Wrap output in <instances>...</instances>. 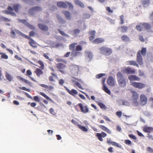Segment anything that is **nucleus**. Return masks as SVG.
Returning a JSON list of instances; mask_svg holds the SVG:
<instances>
[{
    "instance_id": "1",
    "label": "nucleus",
    "mask_w": 153,
    "mask_h": 153,
    "mask_svg": "<svg viewBox=\"0 0 153 153\" xmlns=\"http://www.w3.org/2000/svg\"><path fill=\"white\" fill-rule=\"evenodd\" d=\"M117 79L120 87L124 88L126 85V83L122 73L118 72L117 74Z\"/></svg>"
},
{
    "instance_id": "2",
    "label": "nucleus",
    "mask_w": 153,
    "mask_h": 153,
    "mask_svg": "<svg viewBox=\"0 0 153 153\" xmlns=\"http://www.w3.org/2000/svg\"><path fill=\"white\" fill-rule=\"evenodd\" d=\"M98 51L100 53L106 56H109L112 53V50L111 49L105 46L99 48Z\"/></svg>"
},
{
    "instance_id": "3",
    "label": "nucleus",
    "mask_w": 153,
    "mask_h": 153,
    "mask_svg": "<svg viewBox=\"0 0 153 153\" xmlns=\"http://www.w3.org/2000/svg\"><path fill=\"white\" fill-rule=\"evenodd\" d=\"M16 33L19 34L23 37L27 38L28 39H31L30 37L24 34L20 31L19 30L16 29H15L14 30H11L10 32L11 37L13 38H15L16 37Z\"/></svg>"
},
{
    "instance_id": "4",
    "label": "nucleus",
    "mask_w": 153,
    "mask_h": 153,
    "mask_svg": "<svg viewBox=\"0 0 153 153\" xmlns=\"http://www.w3.org/2000/svg\"><path fill=\"white\" fill-rule=\"evenodd\" d=\"M71 72V74L74 76H77L78 74L79 68V66L73 64L70 67Z\"/></svg>"
},
{
    "instance_id": "5",
    "label": "nucleus",
    "mask_w": 153,
    "mask_h": 153,
    "mask_svg": "<svg viewBox=\"0 0 153 153\" xmlns=\"http://www.w3.org/2000/svg\"><path fill=\"white\" fill-rule=\"evenodd\" d=\"M71 81L74 86H76L82 89H83L80 83H82V81L81 79L73 77L71 79Z\"/></svg>"
},
{
    "instance_id": "6",
    "label": "nucleus",
    "mask_w": 153,
    "mask_h": 153,
    "mask_svg": "<svg viewBox=\"0 0 153 153\" xmlns=\"http://www.w3.org/2000/svg\"><path fill=\"white\" fill-rule=\"evenodd\" d=\"M42 8L40 7L36 6L30 9L28 11V13L30 15H33L42 11Z\"/></svg>"
},
{
    "instance_id": "7",
    "label": "nucleus",
    "mask_w": 153,
    "mask_h": 153,
    "mask_svg": "<svg viewBox=\"0 0 153 153\" xmlns=\"http://www.w3.org/2000/svg\"><path fill=\"white\" fill-rule=\"evenodd\" d=\"M131 85L133 87L139 89H142L145 87L146 85L142 83L136 82H131Z\"/></svg>"
},
{
    "instance_id": "8",
    "label": "nucleus",
    "mask_w": 153,
    "mask_h": 153,
    "mask_svg": "<svg viewBox=\"0 0 153 153\" xmlns=\"http://www.w3.org/2000/svg\"><path fill=\"white\" fill-rule=\"evenodd\" d=\"M131 92L132 94V99L133 102L135 105H137L138 104L137 100L138 98L139 95L136 92L134 91H132Z\"/></svg>"
},
{
    "instance_id": "9",
    "label": "nucleus",
    "mask_w": 153,
    "mask_h": 153,
    "mask_svg": "<svg viewBox=\"0 0 153 153\" xmlns=\"http://www.w3.org/2000/svg\"><path fill=\"white\" fill-rule=\"evenodd\" d=\"M85 53L87 61H90L93 57V55L92 53L89 51H86L85 52Z\"/></svg>"
},
{
    "instance_id": "10",
    "label": "nucleus",
    "mask_w": 153,
    "mask_h": 153,
    "mask_svg": "<svg viewBox=\"0 0 153 153\" xmlns=\"http://www.w3.org/2000/svg\"><path fill=\"white\" fill-rule=\"evenodd\" d=\"M115 79L111 76H109L107 80V83L108 85L111 86L115 85Z\"/></svg>"
},
{
    "instance_id": "11",
    "label": "nucleus",
    "mask_w": 153,
    "mask_h": 153,
    "mask_svg": "<svg viewBox=\"0 0 153 153\" xmlns=\"http://www.w3.org/2000/svg\"><path fill=\"white\" fill-rule=\"evenodd\" d=\"M140 104L144 105L146 104L147 99L146 97L144 95L141 94L140 95Z\"/></svg>"
},
{
    "instance_id": "12",
    "label": "nucleus",
    "mask_w": 153,
    "mask_h": 153,
    "mask_svg": "<svg viewBox=\"0 0 153 153\" xmlns=\"http://www.w3.org/2000/svg\"><path fill=\"white\" fill-rule=\"evenodd\" d=\"M65 88L68 93L74 97H75L76 95L78 94V92L76 90L74 89H72L70 90L66 87H65Z\"/></svg>"
},
{
    "instance_id": "13",
    "label": "nucleus",
    "mask_w": 153,
    "mask_h": 153,
    "mask_svg": "<svg viewBox=\"0 0 153 153\" xmlns=\"http://www.w3.org/2000/svg\"><path fill=\"white\" fill-rule=\"evenodd\" d=\"M137 62L140 65H142L143 64L142 57L141 55L140 51H138L137 56Z\"/></svg>"
},
{
    "instance_id": "14",
    "label": "nucleus",
    "mask_w": 153,
    "mask_h": 153,
    "mask_svg": "<svg viewBox=\"0 0 153 153\" xmlns=\"http://www.w3.org/2000/svg\"><path fill=\"white\" fill-rule=\"evenodd\" d=\"M123 72L125 73L128 74H134L135 73V71L129 67L126 68L123 71Z\"/></svg>"
},
{
    "instance_id": "15",
    "label": "nucleus",
    "mask_w": 153,
    "mask_h": 153,
    "mask_svg": "<svg viewBox=\"0 0 153 153\" xmlns=\"http://www.w3.org/2000/svg\"><path fill=\"white\" fill-rule=\"evenodd\" d=\"M38 26L41 30L47 32L48 31V27L45 24H38Z\"/></svg>"
},
{
    "instance_id": "16",
    "label": "nucleus",
    "mask_w": 153,
    "mask_h": 153,
    "mask_svg": "<svg viewBox=\"0 0 153 153\" xmlns=\"http://www.w3.org/2000/svg\"><path fill=\"white\" fill-rule=\"evenodd\" d=\"M78 105L80 107L81 110L82 112L86 113L89 111L88 108L86 106L84 107L82 103H79L78 104Z\"/></svg>"
},
{
    "instance_id": "17",
    "label": "nucleus",
    "mask_w": 153,
    "mask_h": 153,
    "mask_svg": "<svg viewBox=\"0 0 153 153\" xmlns=\"http://www.w3.org/2000/svg\"><path fill=\"white\" fill-rule=\"evenodd\" d=\"M105 40L104 39L101 38H98L96 39L92 42V43L93 44H98L101 43H102L104 42Z\"/></svg>"
},
{
    "instance_id": "18",
    "label": "nucleus",
    "mask_w": 153,
    "mask_h": 153,
    "mask_svg": "<svg viewBox=\"0 0 153 153\" xmlns=\"http://www.w3.org/2000/svg\"><path fill=\"white\" fill-rule=\"evenodd\" d=\"M80 30L79 29H76L73 30L70 32L71 34L74 37H76L79 34Z\"/></svg>"
},
{
    "instance_id": "19",
    "label": "nucleus",
    "mask_w": 153,
    "mask_h": 153,
    "mask_svg": "<svg viewBox=\"0 0 153 153\" xmlns=\"http://www.w3.org/2000/svg\"><path fill=\"white\" fill-rule=\"evenodd\" d=\"M128 78L130 81H139L140 78L134 75H130L128 76Z\"/></svg>"
},
{
    "instance_id": "20",
    "label": "nucleus",
    "mask_w": 153,
    "mask_h": 153,
    "mask_svg": "<svg viewBox=\"0 0 153 153\" xmlns=\"http://www.w3.org/2000/svg\"><path fill=\"white\" fill-rule=\"evenodd\" d=\"M144 27V29L145 28L148 31L150 32L151 31V27L150 25L147 23H143L142 24Z\"/></svg>"
},
{
    "instance_id": "21",
    "label": "nucleus",
    "mask_w": 153,
    "mask_h": 153,
    "mask_svg": "<svg viewBox=\"0 0 153 153\" xmlns=\"http://www.w3.org/2000/svg\"><path fill=\"white\" fill-rule=\"evenodd\" d=\"M62 13L65 16L66 18L68 20H71V16L70 14V13L68 11H63Z\"/></svg>"
},
{
    "instance_id": "22",
    "label": "nucleus",
    "mask_w": 153,
    "mask_h": 153,
    "mask_svg": "<svg viewBox=\"0 0 153 153\" xmlns=\"http://www.w3.org/2000/svg\"><path fill=\"white\" fill-rule=\"evenodd\" d=\"M57 6L59 7L66 8L67 7L66 3L63 2L59 1L57 3Z\"/></svg>"
},
{
    "instance_id": "23",
    "label": "nucleus",
    "mask_w": 153,
    "mask_h": 153,
    "mask_svg": "<svg viewBox=\"0 0 153 153\" xmlns=\"http://www.w3.org/2000/svg\"><path fill=\"white\" fill-rule=\"evenodd\" d=\"M143 23H140V24H138L136 26V28L137 30L141 31L143 30L144 29V27H143V25L142 24Z\"/></svg>"
},
{
    "instance_id": "24",
    "label": "nucleus",
    "mask_w": 153,
    "mask_h": 153,
    "mask_svg": "<svg viewBox=\"0 0 153 153\" xmlns=\"http://www.w3.org/2000/svg\"><path fill=\"white\" fill-rule=\"evenodd\" d=\"M143 131L146 132L150 133L153 131V128L152 127L146 126L143 128Z\"/></svg>"
},
{
    "instance_id": "25",
    "label": "nucleus",
    "mask_w": 153,
    "mask_h": 153,
    "mask_svg": "<svg viewBox=\"0 0 153 153\" xmlns=\"http://www.w3.org/2000/svg\"><path fill=\"white\" fill-rule=\"evenodd\" d=\"M96 32L95 30H93L89 32L90 37L89 40L90 41L92 40L95 37Z\"/></svg>"
},
{
    "instance_id": "26",
    "label": "nucleus",
    "mask_w": 153,
    "mask_h": 153,
    "mask_svg": "<svg viewBox=\"0 0 153 153\" xmlns=\"http://www.w3.org/2000/svg\"><path fill=\"white\" fill-rule=\"evenodd\" d=\"M81 53L79 52L74 50L72 51L71 53V56L73 57H76L80 55Z\"/></svg>"
},
{
    "instance_id": "27",
    "label": "nucleus",
    "mask_w": 153,
    "mask_h": 153,
    "mask_svg": "<svg viewBox=\"0 0 153 153\" xmlns=\"http://www.w3.org/2000/svg\"><path fill=\"white\" fill-rule=\"evenodd\" d=\"M121 39L124 42H127L130 41L129 38L127 36L123 35L121 37Z\"/></svg>"
},
{
    "instance_id": "28",
    "label": "nucleus",
    "mask_w": 153,
    "mask_h": 153,
    "mask_svg": "<svg viewBox=\"0 0 153 153\" xmlns=\"http://www.w3.org/2000/svg\"><path fill=\"white\" fill-rule=\"evenodd\" d=\"M74 2L75 4L79 5L81 7L84 8L85 7L84 4L79 0H74Z\"/></svg>"
},
{
    "instance_id": "29",
    "label": "nucleus",
    "mask_w": 153,
    "mask_h": 153,
    "mask_svg": "<svg viewBox=\"0 0 153 153\" xmlns=\"http://www.w3.org/2000/svg\"><path fill=\"white\" fill-rule=\"evenodd\" d=\"M120 28L121 29V31L123 33L127 32L128 30V27L124 26L119 27H118V29H119Z\"/></svg>"
},
{
    "instance_id": "30",
    "label": "nucleus",
    "mask_w": 153,
    "mask_h": 153,
    "mask_svg": "<svg viewBox=\"0 0 153 153\" xmlns=\"http://www.w3.org/2000/svg\"><path fill=\"white\" fill-rule=\"evenodd\" d=\"M78 128L81 130L85 132H87L88 131V129L85 126H82L79 124H77Z\"/></svg>"
},
{
    "instance_id": "31",
    "label": "nucleus",
    "mask_w": 153,
    "mask_h": 153,
    "mask_svg": "<svg viewBox=\"0 0 153 153\" xmlns=\"http://www.w3.org/2000/svg\"><path fill=\"white\" fill-rule=\"evenodd\" d=\"M21 5L19 4H16L13 6V9L16 12L18 13L19 12V9L21 8Z\"/></svg>"
},
{
    "instance_id": "32",
    "label": "nucleus",
    "mask_w": 153,
    "mask_h": 153,
    "mask_svg": "<svg viewBox=\"0 0 153 153\" xmlns=\"http://www.w3.org/2000/svg\"><path fill=\"white\" fill-rule=\"evenodd\" d=\"M17 78L27 84H28L30 85L31 84L30 82L28 80H26L20 76H18L17 77Z\"/></svg>"
},
{
    "instance_id": "33",
    "label": "nucleus",
    "mask_w": 153,
    "mask_h": 153,
    "mask_svg": "<svg viewBox=\"0 0 153 153\" xmlns=\"http://www.w3.org/2000/svg\"><path fill=\"white\" fill-rule=\"evenodd\" d=\"M56 67L59 69H64L65 68V65L61 63H59L56 64Z\"/></svg>"
},
{
    "instance_id": "34",
    "label": "nucleus",
    "mask_w": 153,
    "mask_h": 153,
    "mask_svg": "<svg viewBox=\"0 0 153 153\" xmlns=\"http://www.w3.org/2000/svg\"><path fill=\"white\" fill-rule=\"evenodd\" d=\"M35 73L38 76H39L40 75L43 74V72L39 68H36L35 71Z\"/></svg>"
},
{
    "instance_id": "35",
    "label": "nucleus",
    "mask_w": 153,
    "mask_h": 153,
    "mask_svg": "<svg viewBox=\"0 0 153 153\" xmlns=\"http://www.w3.org/2000/svg\"><path fill=\"white\" fill-rule=\"evenodd\" d=\"M7 79L9 81H11L13 79V77L8 73H7L5 75Z\"/></svg>"
},
{
    "instance_id": "36",
    "label": "nucleus",
    "mask_w": 153,
    "mask_h": 153,
    "mask_svg": "<svg viewBox=\"0 0 153 153\" xmlns=\"http://www.w3.org/2000/svg\"><path fill=\"white\" fill-rule=\"evenodd\" d=\"M103 90L107 94H110L111 91L106 86L105 84H104L103 86Z\"/></svg>"
},
{
    "instance_id": "37",
    "label": "nucleus",
    "mask_w": 153,
    "mask_h": 153,
    "mask_svg": "<svg viewBox=\"0 0 153 153\" xmlns=\"http://www.w3.org/2000/svg\"><path fill=\"white\" fill-rule=\"evenodd\" d=\"M120 103H122V105H124L127 106H129L130 105V103L128 102L125 101L124 100H122L120 101Z\"/></svg>"
},
{
    "instance_id": "38",
    "label": "nucleus",
    "mask_w": 153,
    "mask_h": 153,
    "mask_svg": "<svg viewBox=\"0 0 153 153\" xmlns=\"http://www.w3.org/2000/svg\"><path fill=\"white\" fill-rule=\"evenodd\" d=\"M56 17L58 21L62 23H65V21L62 19L58 15H57Z\"/></svg>"
},
{
    "instance_id": "39",
    "label": "nucleus",
    "mask_w": 153,
    "mask_h": 153,
    "mask_svg": "<svg viewBox=\"0 0 153 153\" xmlns=\"http://www.w3.org/2000/svg\"><path fill=\"white\" fill-rule=\"evenodd\" d=\"M148 60L150 62H153V56L151 54H149L148 55L147 57Z\"/></svg>"
},
{
    "instance_id": "40",
    "label": "nucleus",
    "mask_w": 153,
    "mask_h": 153,
    "mask_svg": "<svg viewBox=\"0 0 153 153\" xmlns=\"http://www.w3.org/2000/svg\"><path fill=\"white\" fill-rule=\"evenodd\" d=\"M142 3L143 5L148 6L149 4V0H142Z\"/></svg>"
},
{
    "instance_id": "41",
    "label": "nucleus",
    "mask_w": 153,
    "mask_h": 153,
    "mask_svg": "<svg viewBox=\"0 0 153 153\" xmlns=\"http://www.w3.org/2000/svg\"><path fill=\"white\" fill-rule=\"evenodd\" d=\"M128 63L130 65L136 66L137 67H138V65L134 61H129Z\"/></svg>"
},
{
    "instance_id": "42",
    "label": "nucleus",
    "mask_w": 153,
    "mask_h": 153,
    "mask_svg": "<svg viewBox=\"0 0 153 153\" xmlns=\"http://www.w3.org/2000/svg\"><path fill=\"white\" fill-rule=\"evenodd\" d=\"M77 44L76 43H74L71 44L70 45V50L72 51L74 50V48Z\"/></svg>"
},
{
    "instance_id": "43",
    "label": "nucleus",
    "mask_w": 153,
    "mask_h": 153,
    "mask_svg": "<svg viewBox=\"0 0 153 153\" xmlns=\"http://www.w3.org/2000/svg\"><path fill=\"white\" fill-rule=\"evenodd\" d=\"M40 94L42 95V96H43L44 97H45V98H46V99L50 100V101H51L52 100L51 98H50L48 96L46 95L45 93L42 92H40Z\"/></svg>"
},
{
    "instance_id": "44",
    "label": "nucleus",
    "mask_w": 153,
    "mask_h": 153,
    "mask_svg": "<svg viewBox=\"0 0 153 153\" xmlns=\"http://www.w3.org/2000/svg\"><path fill=\"white\" fill-rule=\"evenodd\" d=\"M83 18L85 19H88L91 17V15L89 13H86L83 14Z\"/></svg>"
},
{
    "instance_id": "45",
    "label": "nucleus",
    "mask_w": 153,
    "mask_h": 153,
    "mask_svg": "<svg viewBox=\"0 0 153 153\" xmlns=\"http://www.w3.org/2000/svg\"><path fill=\"white\" fill-rule=\"evenodd\" d=\"M141 53L143 56L145 55L146 53V48H143L141 51Z\"/></svg>"
},
{
    "instance_id": "46",
    "label": "nucleus",
    "mask_w": 153,
    "mask_h": 153,
    "mask_svg": "<svg viewBox=\"0 0 153 153\" xmlns=\"http://www.w3.org/2000/svg\"><path fill=\"white\" fill-rule=\"evenodd\" d=\"M17 19L18 20L19 22L20 23L24 24L26 26L28 23V22H27L26 20H25L21 19Z\"/></svg>"
},
{
    "instance_id": "47",
    "label": "nucleus",
    "mask_w": 153,
    "mask_h": 153,
    "mask_svg": "<svg viewBox=\"0 0 153 153\" xmlns=\"http://www.w3.org/2000/svg\"><path fill=\"white\" fill-rule=\"evenodd\" d=\"M111 144L113 146H114L117 147H119V148H121V146L118 143H117L115 142H111Z\"/></svg>"
},
{
    "instance_id": "48",
    "label": "nucleus",
    "mask_w": 153,
    "mask_h": 153,
    "mask_svg": "<svg viewBox=\"0 0 153 153\" xmlns=\"http://www.w3.org/2000/svg\"><path fill=\"white\" fill-rule=\"evenodd\" d=\"M120 24L121 25H122L124 23V16L123 15H122L120 16Z\"/></svg>"
},
{
    "instance_id": "49",
    "label": "nucleus",
    "mask_w": 153,
    "mask_h": 153,
    "mask_svg": "<svg viewBox=\"0 0 153 153\" xmlns=\"http://www.w3.org/2000/svg\"><path fill=\"white\" fill-rule=\"evenodd\" d=\"M66 4H67L70 10H72L73 9V4L68 2H66Z\"/></svg>"
},
{
    "instance_id": "50",
    "label": "nucleus",
    "mask_w": 153,
    "mask_h": 153,
    "mask_svg": "<svg viewBox=\"0 0 153 153\" xmlns=\"http://www.w3.org/2000/svg\"><path fill=\"white\" fill-rule=\"evenodd\" d=\"M30 45L33 47L36 48V46L35 45V42L33 40L30 42Z\"/></svg>"
},
{
    "instance_id": "51",
    "label": "nucleus",
    "mask_w": 153,
    "mask_h": 153,
    "mask_svg": "<svg viewBox=\"0 0 153 153\" xmlns=\"http://www.w3.org/2000/svg\"><path fill=\"white\" fill-rule=\"evenodd\" d=\"M38 63L41 65L40 67L42 69H43L44 68V65L43 63L41 61H39L38 62Z\"/></svg>"
},
{
    "instance_id": "52",
    "label": "nucleus",
    "mask_w": 153,
    "mask_h": 153,
    "mask_svg": "<svg viewBox=\"0 0 153 153\" xmlns=\"http://www.w3.org/2000/svg\"><path fill=\"white\" fill-rule=\"evenodd\" d=\"M97 136L98 137L99 140L100 141H102L103 139L102 138V135L100 133H97Z\"/></svg>"
},
{
    "instance_id": "53",
    "label": "nucleus",
    "mask_w": 153,
    "mask_h": 153,
    "mask_svg": "<svg viewBox=\"0 0 153 153\" xmlns=\"http://www.w3.org/2000/svg\"><path fill=\"white\" fill-rule=\"evenodd\" d=\"M105 75V74L101 73L97 75L96 76V77L98 79H100L103 76H104Z\"/></svg>"
},
{
    "instance_id": "54",
    "label": "nucleus",
    "mask_w": 153,
    "mask_h": 153,
    "mask_svg": "<svg viewBox=\"0 0 153 153\" xmlns=\"http://www.w3.org/2000/svg\"><path fill=\"white\" fill-rule=\"evenodd\" d=\"M1 58L2 59H7L8 58V56L5 53H3L1 55Z\"/></svg>"
},
{
    "instance_id": "55",
    "label": "nucleus",
    "mask_w": 153,
    "mask_h": 153,
    "mask_svg": "<svg viewBox=\"0 0 153 153\" xmlns=\"http://www.w3.org/2000/svg\"><path fill=\"white\" fill-rule=\"evenodd\" d=\"M82 50V48L80 45H78L76 46L75 50L77 51H81Z\"/></svg>"
},
{
    "instance_id": "56",
    "label": "nucleus",
    "mask_w": 153,
    "mask_h": 153,
    "mask_svg": "<svg viewBox=\"0 0 153 153\" xmlns=\"http://www.w3.org/2000/svg\"><path fill=\"white\" fill-rule=\"evenodd\" d=\"M26 26L32 30H34L35 28V27L31 25L28 23Z\"/></svg>"
},
{
    "instance_id": "57",
    "label": "nucleus",
    "mask_w": 153,
    "mask_h": 153,
    "mask_svg": "<svg viewBox=\"0 0 153 153\" xmlns=\"http://www.w3.org/2000/svg\"><path fill=\"white\" fill-rule=\"evenodd\" d=\"M49 112L51 114H52L53 115H55L56 114L54 109L52 108H51L50 109Z\"/></svg>"
},
{
    "instance_id": "58",
    "label": "nucleus",
    "mask_w": 153,
    "mask_h": 153,
    "mask_svg": "<svg viewBox=\"0 0 153 153\" xmlns=\"http://www.w3.org/2000/svg\"><path fill=\"white\" fill-rule=\"evenodd\" d=\"M125 143L128 145H131V142L128 140H125Z\"/></svg>"
},
{
    "instance_id": "59",
    "label": "nucleus",
    "mask_w": 153,
    "mask_h": 153,
    "mask_svg": "<svg viewBox=\"0 0 153 153\" xmlns=\"http://www.w3.org/2000/svg\"><path fill=\"white\" fill-rule=\"evenodd\" d=\"M144 114L145 115L147 116H149L151 115L150 113L147 111H145L144 113Z\"/></svg>"
},
{
    "instance_id": "60",
    "label": "nucleus",
    "mask_w": 153,
    "mask_h": 153,
    "mask_svg": "<svg viewBox=\"0 0 153 153\" xmlns=\"http://www.w3.org/2000/svg\"><path fill=\"white\" fill-rule=\"evenodd\" d=\"M99 105L102 108H105V105L101 102H99Z\"/></svg>"
},
{
    "instance_id": "61",
    "label": "nucleus",
    "mask_w": 153,
    "mask_h": 153,
    "mask_svg": "<svg viewBox=\"0 0 153 153\" xmlns=\"http://www.w3.org/2000/svg\"><path fill=\"white\" fill-rule=\"evenodd\" d=\"M100 127L101 128V129H102L103 130L105 131H106L107 128L105 127V126L102 125H100Z\"/></svg>"
},
{
    "instance_id": "62",
    "label": "nucleus",
    "mask_w": 153,
    "mask_h": 153,
    "mask_svg": "<svg viewBox=\"0 0 153 153\" xmlns=\"http://www.w3.org/2000/svg\"><path fill=\"white\" fill-rule=\"evenodd\" d=\"M64 82V80L62 79H60L59 81V84L61 85H62Z\"/></svg>"
},
{
    "instance_id": "63",
    "label": "nucleus",
    "mask_w": 153,
    "mask_h": 153,
    "mask_svg": "<svg viewBox=\"0 0 153 153\" xmlns=\"http://www.w3.org/2000/svg\"><path fill=\"white\" fill-rule=\"evenodd\" d=\"M106 10L110 13H112L113 12V10H111L110 8L109 7H107L106 8Z\"/></svg>"
},
{
    "instance_id": "64",
    "label": "nucleus",
    "mask_w": 153,
    "mask_h": 153,
    "mask_svg": "<svg viewBox=\"0 0 153 153\" xmlns=\"http://www.w3.org/2000/svg\"><path fill=\"white\" fill-rule=\"evenodd\" d=\"M147 150L148 151L151 152V153H153V149H152L150 147H148L147 148Z\"/></svg>"
}]
</instances>
